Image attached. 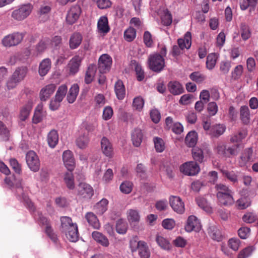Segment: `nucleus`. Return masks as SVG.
I'll use <instances>...</instances> for the list:
<instances>
[{"mask_svg": "<svg viewBox=\"0 0 258 258\" xmlns=\"http://www.w3.org/2000/svg\"><path fill=\"white\" fill-rule=\"evenodd\" d=\"M61 230L64 233L67 238L71 242L78 240L79 233L76 223H73L72 219L67 216L60 218Z\"/></svg>", "mask_w": 258, "mask_h": 258, "instance_id": "f257e3e1", "label": "nucleus"}, {"mask_svg": "<svg viewBox=\"0 0 258 258\" xmlns=\"http://www.w3.org/2000/svg\"><path fill=\"white\" fill-rule=\"evenodd\" d=\"M27 73L28 69L26 67L17 68L7 81V88L9 90L15 88L20 83L24 80Z\"/></svg>", "mask_w": 258, "mask_h": 258, "instance_id": "f03ea898", "label": "nucleus"}, {"mask_svg": "<svg viewBox=\"0 0 258 258\" xmlns=\"http://www.w3.org/2000/svg\"><path fill=\"white\" fill-rule=\"evenodd\" d=\"M33 8V6L30 4L22 5L12 12L11 17L17 22L23 21L30 15Z\"/></svg>", "mask_w": 258, "mask_h": 258, "instance_id": "7ed1b4c3", "label": "nucleus"}, {"mask_svg": "<svg viewBox=\"0 0 258 258\" xmlns=\"http://www.w3.org/2000/svg\"><path fill=\"white\" fill-rule=\"evenodd\" d=\"M149 68L155 72H160L165 67L164 57L159 53H153L148 57Z\"/></svg>", "mask_w": 258, "mask_h": 258, "instance_id": "20e7f679", "label": "nucleus"}, {"mask_svg": "<svg viewBox=\"0 0 258 258\" xmlns=\"http://www.w3.org/2000/svg\"><path fill=\"white\" fill-rule=\"evenodd\" d=\"M24 36V33L19 32L8 35L2 39V44L5 47L16 46L22 41Z\"/></svg>", "mask_w": 258, "mask_h": 258, "instance_id": "39448f33", "label": "nucleus"}, {"mask_svg": "<svg viewBox=\"0 0 258 258\" xmlns=\"http://www.w3.org/2000/svg\"><path fill=\"white\" fill-rule=\"evenodd\" d=\"M180 171L186 175L195 176L200 172V168L196 162L188 161L180 166Z\"/></svg>", "mask_w": 258, "mask_h": 258, "instance_id": "423d86ee", "label": "nucleus"}, {"mask_svg": "<svg viewBox=\"0 0 258 258\" xmlns=\"http://www.w3.org/2000/svg\"><path fill=\"white\" fill-rule=\"evenodd\" d=\"M26 163L29 169L33 171L37 172L40 168V161L38 156L33 151H29L26 156Z\"/></svg>", "mask_w": 258, "mask_h": 258, "instance_id": "0eeeda50", "label": "nucleus"}, {"mask_svg": "<svg viewBox=\"0 0 258 258\" xmlns=\"http://www.w3.org/2000/svg\"><path fill=\"white\" fill-rule=\"evenodd\" d=\"M112 58L107 54L100 56L98 60V69L100 73L108 72L112 64Z\"/></svg>", "mask_w": 258, "mask_h": 258, "instance_id": "6e6552de", "label": "nucleus"}, {"mask_svg": "<svg viewBox=\"0 0 258 258\" xmlns=\"http://www.w3.org/2000/svg\"><path fill=\"white\" fill-rule=\"evenodd\" d=\"M169 203L174 212L180 214L184 213L185 211L184 204L179 197L171 196L169 198Z\"/></svg>", "mask_w": 258, "mask_h": 258, "instance_id": "1a4fd4ad", "label": "nucleus"}, {"mask_svg": "<svg viewBox=\"0 0 258 258\" xmlns=\"http://www.w3.org/2000/svg\"><path fill=\"white\" fill-rule=\"evenodd\" d=\"M81 13V10L80 6L78 5L72 6L69 10L66 17L67 23L69 24H73L76 22Z\"/></svg>", "mask_w": 258, "mask_h": 258, "instance_id": "9d476101", "label": "nucleus"}, {"mask_svg": "<svg viewBox=\"0 0 258 258\" xmlns=\"http://www.w3.org/2000/svg\"><path fill=\"white\" fill-rule=\"evenodd\" d=\"M201 228V224L200 220L197 217L194 215L189 216L186 221V224L185 226V230L188 232H191L192 231H199Z\"/></svg>", "mask_w": 258, "mask_h": 258, "instance_id": "9b49d317", "label": "nucleus"}, {"mask_svg": "<svg viewBox=\"0 0 258 258\" xmlns=\"http://www.w3.org/2000/svg\"><path fill=\"white\" fill-rule=\"evenodd\" d=\"M78 194L84 198L90 199L94 195L92 187L85 182L80 183L77 188Z\"/></svg>", "mask_w": 258, "mask_h": 258, "instance_id": "f8f14e48", "label": "nucleus"}, {"mask_svg": "<svg viewBox=\"0 0 258 258\" xmlns=\"http://www.w3.org/2000/svg\"><path fill=\"white\" fill-rule=\"evenodd\" d=\"M56 89L55 84H50L43 87L39 93V97L41 101H45L53 94Z\"/></svg>", "mask_w": 258, "mask_h": 258, "instance_id": "ddd939ff", "label": "nucleus"}, {"mask_svg": "<svg viewBox=\"0 0 258 258\" xmlns=\"http://www.w3.org/2000/svg\"><path fill=\"white\" fill-rule=\"evenodd\" d=\"M62 159L66 167L68 170H73L75 166V159L73 153L69 150L63 153Z\"/></svg>", "mask_w": 258, "mask_h": 258, "instance_id": "4468645a", "label": "nucleus"}, {"mask_svg": "<svg viewBox=\"0 0 258 258\" xmlns=\"http://www.w3.org/2000/svg\"><path fill=\"white\" fill-rule=\"evenodd\" d=\"M101 148L103 154L106 157L112 158L113 155V149L111 143L106 137L101 141Z\"/></svg>", "mask_w": 258, "mask_h": 258, "instance_id": "2eb2a0df", "label": "nucleus"}, {"mask_svg": "<svg viewBox=\"0 0 258 258\" xmlns=\"http://www.w3.org/2000/svg\"><path fill=\"white\" fill-rule=\"evenodd\" d=\"M37 218L39 223L45 226V231L47 235L54 242H56L57 240V237L56 235L53 233L52 230L49 225V222L48 221L47 218L43 216L41 214H38Z\"/></svg>", "mask_w": 258, "mask_h": 258, "instance_id": "dca6fc26", "label": "nucleus"}, {"mask_svg": "<svg viewBox=\"0 0 258 258\" xmlns=\"http://www.w3.org/2000/svg\"><path fill=\"white\" fill-rule=\"evenodd\" d=\"M82 59V56L75 55L70 60L68 66L71 74L75 75L79 71Z\"/></svg>", "mask_w": 258, "mask_h": 258, "instance_id": "f3484780", "label": "nucleus"}, {"mask_svg": "<svg viewBox=\"0 0 258 258\" xmlns=\"http://www.w3.org/2000/svg\"><path fill=\"white\" fill-rule=\"evenodd\" d=\"M110 30L108 19L106 16H101L97 22V31L99 33L105 35Z\"/></svg>", "mask_w": 258, "mask_h": 258, "instance_id": "a211bd4d", "label": "nucleus"}, {"mask_svg": "<svg viewBox=\"0 0 258 258\" xmlns=\"http://www.w3.org/2000/svg\"><path fill=\"white\" fill-rule=\"evenodd\" d=\"M32 107V102L29 101L20 108L19 117L21 120L25 121L29 117Z\"/></svg>", "mask_w": 258, "mask_h": 258, "instance_id": "6ab92c4d", "label": "nucleus"}, {"mask_svg": "<svg viewBox=\"0 0 258 258\" xmlns=\"http://www.w3.org/2000/svg\"><path fill=\"white\" fill-rule=\"evenodd\" d=\"M51 67V61L49 58H45L40 63L39 66L38 73L40 76L43 77L49 71Z\"/></svg>", "mask_w": 258, "mask_h": 258, "instance_id": "aec40b11", "label": "nucleus"}, {"mask_svg": "<svg viewBox=\"0 0 258 258\" xmlns=\"http://www.w3.org/2000/svg\"><path fill=\"white\" fill-rule=\"evenodd\" d=\"M178 44L181 49H188L191 44V35L189 32H187L183 38H179L178 39Z\"/></svg>", "mask_w": 258, "mask_h": 258, "instance_id": "412c9836", "label": "nucleus"}, {"mask_svg": "<svg viewBox=\"0 0 258 258\" xmlns=\"http://www.w3.org/2000/svg\"><path fill=\"white\" fill-rule=\"evenodd\" d=\"M108 205V200L106 199H102L96 204L93 207V210L97 214L102 215L107 211Z\"/></svg>", "mask_w": 258, "mask_h": 258, "instance_id": "4be33fe9", "label": "nucleus"}, {"mask_svg": "<svg viewBox=\"0 0 258 258\" xmlns=\"http://www.w3.org/2000/svg\"><path fill=\"white\" fill-rule=\"evenodd\" d=\"M72 171L68 170L64 172L62 177L64 184L70 189H73L75 188V179Z\"/></svg>", "mask_w": 258, "mask_h": 258, "instance_id": "5701e85b", "label": "nucleus"}, {"mask_svg": "<svg viewBox=\"0 0 258 258\" xmlns=\"http://www.w3.org/2000/svg\"><path fill=\"white\" fill-rule=\"evenodd\" d=\"M168 88L169 92L174 95L181 94L183 92V88L178 82L171 81L168 83Z\"/></svg>", "mask_w": 258, "mask_h": 258, "instance_id": "b1692460", "label": "nucleus"}, {"mask_svg": "<svg viewBox=\"0 0 258 258\" xmlns=\"http://www.w3.org/2000/svg\"><path fill=\"white\" fill-rule=\"evenodd\" d=\"M132 141L134 146L138 147L141 145L143 138L141 130L135 128L132 133Z\"/></svg>", "mask_w": 258, "mask_h": 258, "instance_id": "393cba45", "label": "nucleus"}, {"mask_svg": "<svg viewBox=\"0 0 258 258\" xmlns=\"http://www.w3.org/2000/svg\"><path fill=\"white\" fill-rule=\"evenodd\" d=\"M79 87L77 84H74L70 88L67 96V100L69 103H74L79 94Z\"/></svg>", "mask_w": 258, "mask_h": 258, "instance_id": "a878e982", "label": "nucleus"}, {"mask_svg": "<svg viewBox=\"0 0 258 258\" xmlns=\"http://www.w3.org/2000/svg\"><path fill=\"white\" fill-rule=\"evenodd\" d=\"M114 90L119 100H122L125 95V89L122 81L118 80L114 85Z\"/></svg>", "mask_w": 258, "mask_h": 258, "instance_id": "bb28decb", "label": "nucleus"}, {"mask_svg": "<svg viewBox=\"0 0 258 258\" xmlns=\"http://www.w3.org/2000/svg\"><path fill=\"white\" fill-rule=\"evenodd\" d=\"M16 193L18 197H22L26 204L27 205L28 207L30 210H33L34 206L33 203L30 201L27 197L25 195L24 190L23 189L21 183H19L16 185Z\"/></svg>", "mask_w": 258, "mask_h": 258, "instance_id": "cd10ccee", "label": "nucleus"}, {"mask_svg": "<svg viewBox=\"0 0 258 258\" xmlns=\"http://www.w3.org/2000/svg\"><path fill=\"white\" fill-rule=\"evenodd\" d=\"M232 192H228L226 194L222 195L219 194L218 197H217L219 202L222 205H231L234 202V199L232 196Z\"/></svg>", "mask_w": 258, "mask_h": 258, "instance_id": "c85d7f7f", "label": "nucleus"}, {"mask_svg": "<svg viewBox=\"0 0 258 258\" xmlns=\"http://www.w3.org/2000/svg\"><path fill=\"white\" fill-rule=\"evenodd\" d=\"M82 36L79 33H75L70 37L69 43L71 49H74L79 46L82 41Z\"/></svg>", "mask_w": 258, "mask_h": 258, "instance_id": "c756f323", "label": "nucleus"}, {"mask_svg": "<svg viewBox=\"0 0 258 258\" xmlns=\"http://www.w3.org/2000/svg\"><path fill=\"white\" fill-rule=\"evenodd\" d=\"M85 218L89 225L95 229H99L100 224L96 215L92 212H88L85 215Z\"/></svg>", "mask_w": 258, "mask_h": 258, "instance_id": "7c9ffc66", "label": "nucleus"}, {"mask_svg": "<svg viewBox=\"0 0 258 258\" xmlns=\"http://www.w3.org/2000/svg\"><path fill=\"white\" fill-rule=\"evenodd\" d=\"M225 130L226 126L224 125L218 124L211 127L209 134L212 137H218L225 132Z\"/></svg>", "mask_w": 258, "mask_h": 258, "instance_id": "2f4dec72", "label": "nucleus"}, {"mask_svg": "<svg viewBox=\"0 0 258 258\" xmlns=\"http://www.w3.org/2000/svg\"><path fill=\"white\" fill-rule=\"evenodd\" d=\"M58 142V135L55 130H51L47 135V142L49 146L54 148Z\"/></svg>", "mask_w": 258, "mask_h": 258, "instance_id": "473e14b6", "label": "nucleus"}, {"mask_svg": "<svg viewBox=\"0 0 258 258\" xmlns=\"http://www.w3.org/2000/svg\"><path fill=\"white\" fill-rule=\"evenodd\" d=\"M96 71V68L95 65H90L86 72L85 76V82L88 84L92 82L95 76Z\"/></svg>", "mask_w": 258, "mask_h": 258, "instance_id": "72a5a7b5", "label": "nucleus"}, {"mask_svg": "<svg viewBox=\"0 0 258 258\" xmlns=\"http://www.w3.org/2000/svg\"><path fill=\"white\" fill-rule=\"evenodd\" d=\"M127 219L130 223L138 222L140 219V215L138 210L129 209L126 212Z\"/></svg>", "mask_w": 258, "mask_h": 258, "instance_id": "f704fd0d", "label": "nucleus"}, {"mask_svg": "<svg viewBox=\"0 0 258 258\" xmlns=\"http://www.w3.org/2000/svg\"><path fill=\"white\" fill-rule=\"evenodd\" d=\"M252 150L250 149L245 150L239 160V164L241 167L244 166L250 160L252 155Z\"/></svg>", "mask_w": 258, "mask_h": 258, "instance_id": "c9c22d12", "label": "nucleus"}, {"mask_svg": "<svg viewBox=\"0 0 258 258\" xmlns=\"http://www.w3.org/2000/svg\"><path fill=\"white\" fill-rule=\"evenodd\" d=\"M89 139L88 135L84 134L77 138L76 143L77 146L81 149H85L89 143Z\"/></svg>", "mask_w": 258, "mask_h": 258, "instance_id": "e433bc0d", "label": "nucleus"}, {"mask_svg": "<svg viewBox=\"0 0 258 258\" xmlns=\"http://www.w3.org/2000/svg\"><path fill=\"white\" fill-rule=\"evenodd\" d=\"M93 238L104 246H107L109 244V242L107 238L103 235L101 233L98 231H94L92 233Z\"/></svg>", "mask_w": 258, "mask_h": 258, "instance_id": "4c0bfd02", "label": "nucleus"}, {"mask_svg": "<svg viewBox=\"0 0 258 258\" xmlns=\"http://www.w3.org/2000/svg\"><path fill=\"white\" fill-rule=\"evenodd\" d=\"M218 59L217 55L215 53L209 54L207 57L206 68L209 70H213L216 64Z\"/></svg>", "mask_w": 258, "mask_h": 258, "instance_id": "58836bf2", "label": "nucleus"}, {"mask_svg": "<svg viewBox=\"0 0 258 258\" xmlns=\"http://www.w3.org/2000/svg\"><path fill=\"white\" fill-rule=\"evenodd\" d=\"M198 140L197 134L195 131L189 132L185 138V143L189 147H194Z\"/></svg>", "mask_w": 258, "mask_h": 258, "instance_id": "ea45409f", "label": "nucleus"}, {"mask_svg": "<svg viewBox=\"0 0 258 258\" xmlns=\"http://www.w3.org/2000/svg\"><path fill=\"white\" fill-rule=\"evenodd\" d=\"M50 45V39L44 38L41 40L36 46V50L38 53L44 52Z\"/></svg>", "mask_w": 258, "mask_h": 258, "instance_id": "a19ab883", "label": "nucleus"}, {"mask_svg": "<svg viewBox=\"0 0 258 258\" xmlns=\"http://www.w3.org/2000/svg\"><path fill=\"white\" fill-rule=\"evenodd\" d=\"M139 254L141 258H149L150 256V250L145 242L141 243L138 248Z\"/></svg>", "mask_w": 258, "mask_h": 258, "instance_id": "79ce46f5", "label": "nucleus"}, {"mask_svg": "<svg viewBox=\"0 0 258 258\" xmlns=\"http://www.w3.org/2000/svg\"><path fill=\"white\" fill-rule=\"evenodd\" d=\"M153 142L156 152L161 153L165 150V144L162 139L159 137H154Z\"/></svg>", "mask_w": 258, "mask_h": 258, "instance_id": "37998d69", "label": "nucleus"}, {"mask_svg": "<svg viewBox=\"0 0 258 258\" xmlns=\"http://www.w3.org/2000/svg\"><path fill=\"white\" fill-rule=\"evenodd\" d=\"M246 136L247 131L244 129H242L238 133L234 134L231 137L230 141L232 143H239L244 139Z\"/></svg>", "mask_w": 258, "mask_h": 258, "instance_id": "c03bdc74", "label": "nucleus"}, {"mask_svg": "<svg viewBox=\"0 0 258 258\" xmlns=\"http://www.w3.org/2000/svg\"><path fill=\"white\" fill-rule=\"evenodd\" d=\"M127 229V224L125 220L119 219L116 222V230L117 233L123 234L126 233Z\"/></svg>", "mask_w": 258, "mask_h": 258, "instance_id": "a18cd8bd", "label": "nucleus"}, {"mask_svg": "<svg viewBox=\"0 0 258 258\" xmlns=\"http://www.w3.org/2000/svg\"><path fill=\"white\" fill-rule=\"evenodd\" d=\"M221 172L224 176L233 183H236L238 181V175L234 171H229L226 170L222 169L221 170Z\"/></svg>", "mask_w": 258, "mask_h": 258, "instance_id": "49530a36", "label": "nucleus"}, {"mask_svg": "<svg viewBox=\"0 0 258 258\" xmlns=\"http://www.w3.org/2000/svg\"><path fill=\"white\" fill-rule=\"evenodd\" d=\"M197 203L199 207L207 213L212 212V208L204 198H198L197 199Z\"/></svg>", "mask_w": 258, "mask_h": 258, "instance_id": "de8ad7c7", "label": "nucleus"}, {"mask_svg": "<svg viewBox=\"0 0 258 258\" xmlns=\"http://www.w3.org/2000/svg\"><path fill=\"white\" fill-rule=\"evenodd\" d=\"M68 87L66 84L60 85L58 87L54 97L56 98L58 100L62 101L66 95Z\"/></svg>", "mask_w": 258, "mask_h": 258, "instance_id": "09e8293b", "label": "nucleus"}, {"mask_svg": "<svg viewBox=\"0 0 258 258\" xmlns=\"http://www.w3.org/2000/svg\"><path fill=\"white\" fill-rule=\"evenodd\" d=\"M240 118L242 122L247 124L249 121V111L248 107L246 106H242L240 108Z\"/></svg>", "mask_w": 258, "mask_h": 258, "instance_id": "8fccbe9b", "label": "nucleus"}, {"mask_svg": "<svg viewBox=\"0 0 258 258\" xmlns=\"http://www.w3.org/2000/svg\"><path fill=\"white\" fill-rule=\"evenodd\" d=\"M136 37V31L132 27H129L124 32V38L128 42L132 41Z\"/></svg>", "mask_w": 258, "mask_h": 258, "instance_id": "3c124183", "label": "nucleus"}, {"mask_svg": "<svg viewBox=\"0 0 258 258\" xmlns=\"http://www.w3.org/2000/svg\"><path fill=\"white\" fill-rule=\"evenodd\" d=\"M144 105V100L141 96H138L133 100V107L134 109L141 111Z\"/></svg>", "mask_w": 258, "mask_h": 258, "instance_id": "603ef678", "label": "nucleus"}, {"mask_svg": "<svg viewBox=\"0 0 258 258\" xmlns=\"http://www.w3.org/2000/svg\"><path fill=\"white\" fill-rule=\"evenodd\" d=\"M156 241L158 245L163 249L169 250L171 245L168 240L161 236L156 237Z\"/></svg>", "mask_w": 258, "mask_h": 258, "instance_id": "864d4df0", "label": "nucleus"}, {"mask_svg": "<svg viewBox=\"0 0 258 258\" xmlns=\"http://www.w3.org/2000/svg\"><path fill=\"white\" fill-rule=\"evenodd\" d=\"M192 154L194 159L200 162H202L204 159L203 151L198 147H194L192 150Z\"/></svg>", "mask_w": 258, "mask_h": 258, "instance_id": "5fc2aeb1", "label": "nucleus"}, {"mask_svg": "<svg viewBox=\"0 0 258 258\" xmlns=\"http://www.w3.org/2000/svg\"><path fill=\"white\" fill-rule=\"evenodd\" d=\"M133 187V183L128 181L123 182L120 185L121 191L125 194H130L132 191Z\"/></svg>", "mask_w": 258, "mask_h": 258, "instance_id": "6e6d98bb", "label": "nucleus"}, {"mask_svg": "<svg viewBox=\"0 0 258 258\" xmlns=\"http://www.w3.org/2000/svg\"><path fill=\"white\" fill-rule=\"evenodd\" d=\"M240 33L242 38L244 40L248 39L251 35L249 27L245 24H241Z\"/></svg>", "mask_w": 258, "mask_h": 258, "instance_id": "4d7b16f0", "label": "nucleus"}, {"mask_svg": "<svg viewBox=\"0 0 258 258\" xmlns=\"http://www.w3.org/2000/svg\"><path fill=\"white\" fill-rule=\"evenodd\" d=\"M250 204L249 199L246 197H242L236 202L237 207L240 209H244Z\"/></svg>", "mask_w": 258, "mask_h": 258, "instance_id": "13d9d810", "label": "nucleus"}, {"mask_svg": "<svg viewBox=\"0 0 258 258\" xmlns=\"http://www.w3.org/2000/svg\"><path fill=\"white\" fill-rule=\"evenodd\" d=\"M189 77L191 80L198 83L203 82L206 79V77L199 72L192 73Z\"/></svg>", "mask_w": 258, "mask_h": 258, "instance_id": "bf43d9fd", "label": "nucleus"}, {"mask_svg": "<svg viewBox=\"0 0 258 258\" xmlns=\"http://www.w3.org/2000/svg\"><path fill=\"white\" fill-rule=\"evenodd\" d=\"M143 241H139L137 236L133 237L130 242V246L132 251L135 252L137 251L140 246L141 243H143Z\"/></svg>", "mask_w": 258, "mask_h": 258, "instance_id": "052dcab7", "label": "nucleus"}, {"mask_svg": "<svg viewBox=\"0 0 258 258\" xmlns=\"http://www.w3.org/2000/svg\"><path fill=\"white\" fill-rule=\"evenodd\" d=\"M215 189L217 191V197H218L219 194H222V195H223L226 192L231 191V190L229 188L228 186L222 183L216 184L215 185Z\"/></svg>", "mask_w": 258, "mask_h": 258, "instance_id": "680f3d73", "label": "nucleus"}, {"mask_svg": "<svg viewBox=\"0 0 258 258\" xmlns=\"http://www.w3.org/2000/svg\"><path fill=\"white\" fill-rule=\"evenodd\" d=\"M216 152L220 156L223 157H228V153H227V149L224 144L220 143L218 144L216 148Z\"/></svg>", "mask_w": 258, "mask_h": 258, "instance_id": "e2e57ef3", "label": "nucleus"}, {"mask_svg": "<svg viewBox=\"0 0 258 258\" xmlns=\"http://www.w3.org/2000/svg\"><path fill=\"white\" fill-rule=\"evenodd\" d=\"M209 233L211 238L214 240L219 241L221 239V235L220 231L215 228H210L209 230Z\"/></svg>", "mask_w": 258, "mask_h": 258, "instance_id": "0e129e2a", "label": "nucleus"}, {"mask_svg": "<svg viewBox=\"0 0 258 258\" xmlns=\"http://www.w3.org/2000/svg\"><path fill=\"white\" fill-rule=\"evenodd\" d=\"M254 248L252 246L246 247L242 250L240 251L238 255V258H247L251 255Z\"/></svg>", "mask_w": 258, "mask_h": 258, "instance_id": "69168bd1", "label": "nucleus"}, {"mask_svg": "<svg viewBox=\"0 0 258 258\" xmlns=\"http://www.w3.org/2000/svg\"><path fill=\"white\" fill-rule=\"evenodd\" d=\"M243 68L241 64L237 66L232 72V77L234 79H239L243 73Z\"/></svg>", "mask_w": 258, "mask_h": 258, "instance_id": "338daca9", "label": "nucleus"}, {"mask_svg": "<svg viewBox=\"0 0 258 258\" xmlns=\"http://www.w3.org/2000/svg\"><path fill=\"white\" fill-rule=\"evenodd\" d=\"M162 225L165 229L171 230L174 227L175 222L173 219H166L163 220Z\"/></svg>", "mask_w": 258, "mask_h": 258, "instance_id": "774afa93", "label": "nucleus"}]
</instances>
